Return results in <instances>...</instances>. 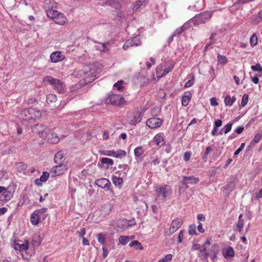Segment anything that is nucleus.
Returning a JSON list of instances; mask_svg holds the SVG:
<instances>
[{
  "label": "nucleus",
  "instance_id": "1",
  "mask_svg": "<svg viewBox=\"0 0 262 262\" xmlns=\"http://www.w3.org/2000/svg\"><path fill=\"white\" fill-rule=\"evenodd\" d=\"M96 71L92 66H85L83 69L74 73V75L78 78H83L86 82L94 80L96 78Z\"/></svg>",
  "mask_w": 262,
  "mask_h": 262
},
{
  "label": "nucleus",
  "instance_id": "2",
  "mask_svg": "<svg viewBox=\"0 0 262 262\" xmlns=\"http://www.w3.org/2000/svg\"><path fill=\"white\" fill-rule=\"evenodd\" d=\"M40 111L32 107L24 109L19 115L20 119L25 121H35L41 117Z\"/></svg>",
  "mask_w": 262,
  "mask_h": 262
},
{
  "label": "nucleus",
  "instance_id": "3",
  "mask_svg": "<svg viewBox=\"0 0 262 262\" xmlns=\"http://www.w3.org/2000/svg\"><path fill=\"white\" fill-rule=\"evenodd\" d=\"M43 81L47 82L52 85L53 89L60 94H63L66 92V84L60 79L48 76L43 78Z\"/></svg>",
  "mask_w": 262,
  "mask_h": 262
},
{
  "label": "nucleus",
  "instance_id": "4",
  "mask_svg": "<svg viewBox=\"0 0 262 262\" xmlns=\"http://www.w3.org/2000/svg\"><path fill=\"white\" fill-rule=\"evenodd\" d=\"M48 17L54 20V22L60 25H63L67 23L66 16L61 13L55 11H48Z\"/></svg>",
  "mask_w": 262,
  "mask_h": 262
},
{
  "label": "nucleus",
  "instance_id": "5",
  "mask_svg": "<svg viewBox=\"0 0 262 262\" xmlns=\"http://www.w3.org/2000/svg\"><path fill=\"white\" fill-rule=\"evenodd\" d=\"M155 191L158 197H162V200L165 201L171 194V188L169 185H159L155 187Z\"/></svg>",
  "mask_w": 262,
  "mask_h": 262
},
{
  "label": "nucleus",
  "instance_id": "6",
  "mask_svg": "<svg viewBox=\"0 0 262 262\" xmlns=\"http://www.w3.org/2000/svg\"><path fill=\"white\" fill-rule=\"evenodd\" d=\"M199 178L194 176H183L182 183L184 186L180 187L179 192H184L188 187V184L194 185L199 182Z\"/></svg>",
  "mask_w": 262,
  "mask_h": 262
},
{
  "label": "nucleus",
  "instance_id": "7",
  "mask_svg": "<svg viewBox=\"0 0 262 262\" xmlns=\"http://www.w3.org/2000/svg\"><path fill=\"white\" fill-rule=\"evenodd\" d=\"M106 103L114 105H120L123 104L124 100L120 95L112 94L108 96L106 99Z\"/></svg>",
  "mask_w": 262,
  "mask_h": 262
},
{
  "label": "nucleus",
  "instance_id": "8",
  "mask_svg": "<svg viewBox=\"0 0 262 262\" xmlns=\"http://www.w3.org/2000/svg\"><path fill=\"white\" fill-rule=\"evenodd\" d=\"M182 222L179 219L173 220L170 225V227L168 230L165 231L164 233L166 236H169L176 232L182 226Z\"/></svg>",
  "mask_w": 262,
  "mask_h": 262
},
{
  "label": "nucleus",
  "instance_id": "9",
  "mask_svg": "<svg viewBox=\"0 0 262 262\" xmlns=\"http://www.w3.org/2000/svg\"><path fill=\"white\" fill-rule=\"evenodd\" d=\"M135 220H127L126 219H121L118 221L117 223V227L119 230H124L129 227L133 226L135 225Z\"/></svg>",
  "mask_w": 262,
  "mask_h": 262
},
{
  "label": "nucleus",
  "instance_id": "10",
  "mask_svg": "<svg viewBox=\"0 0 262 262\" xmlns=\"http://www.w3.org/2000/svg\"><path fill=\"white\" fill-rule=\"evenodd\" d=\"M68 169L67 165L64 163L59 164L53 167L50 170V173L53 177L59 176L64 173Z\"/></svg>",
  "mask_w": 262,
  "mask_h": 262
},
{
  "label": "nucleus",
  "instance_id": "11",
  "mask_svg": "<svg viewBox=\"0 0 262 262\" xmlns=\"http://www.w3.org/2000/svg\"><path fill=\"white\" fill-rule=\"evenodd\" d=\"M141 44V36H137L126 41L123 46V48L124 50H126L129 47H137L140 45Z\"/></svg>",
  "mask_w": 262,
  "mask_h": 262
},
{
  "label": "nucleus",
  "instance_id": "12",
  "mask_svg": "<svg viewBox=\"0 0 262 262\" xmlns=\"http://www.w3.org/2000/svg\"><path fill=\"white\" fill-rule=\"evenodd\" d=\"M165 137L163 133H160L156 135L151 141V145H156L158 147H161L166 143Z\"/></svg>",
  "mask_w": 262,
  "mask_h": 262
},
{
  "label": "nucleus",
  "instance_id": "13",
  "mask_svg": "<svg viewBox=\"0 0 262 262\" xmlns=\"http://www.w3.org/2000/svg\"><path fill=\"white\" fill-rule=\"evenodd\" d=\"M211 16V13L210 12H204L201 14L196 15L193 20L197 21V24L205 23L210 18Z\"/></svg>",
  "mask_w": 262,
  "mask_h": 262
},
{
  "label": "nucleus",
  "instance_id": "14",
  "mask_svg": "<svg viewBox=\"0 0 262 262\" xmlns=\"http://www.w3.org/2000/svg\"><path fill=\"white\" fill-rule=\"evenodd\" d=\"M39 134L40 137L46 138L49 142L53 144L57 143L59 140V137L57 136H54L53 134H47L46 130H41L39 132Z\"/></svg>",
  "mask_w": 262,
  "mask_h": 262
},
{
  "label": "nucleus",
  "instance_id": "15",
  "mask_svg": "<svg viewBox=\"0 0 262 262\" xmlns=\"http://www.w3.org/2000/svg\"><path fill=\"white\" fill-rule=\"evenodd\" d=\"M162 123V120L156 117L149 118L146 121L147 126L152 129L159 127Z\"/></svg>",
  "mask_w": 262,
  "mask_h": 262
},
{
  "label": "nucleus",
  "instance_id": "16",
  "mask_svg": "<svg viewBox=\"0 0 262 262\" xmlns=\"http://www.w3.org/2000/svg\"><path fill=\"white\" fill-rule=\"evenodd\" d=\"M57 6L58 4L54 0H45L43 2V7L46 10L47 15L48 11H55L53 9L57 8Z\"/></svg>",
  "mask_w": 262,
  "mask_h": 262
},
{
  "label": "nucleus",
  "instance_id": "17",
  "mask_svg": "<svg viewBox=\"0 0 262 262\" xmlns=\"http://www.w3.org/2000/svg\"><path fill=\"white\" fill-rule=\"evenodd\" d=\"M65 59V56L62 54L60 51H55L50 55V59L52 62L57 63Z\"/></svg>",
  "mask_w": 262,
  "mask_h": 262
},
{
  "label": "nucleus",
  "instance_id": "18",
  "mask_svg": "<svg viewBox=\"0 0 262 262\" xmlns=\"http://www.w3.org/2000/svg\"><path fill=\"white\" fill-rule=\"evenodd\" d=\"M118 168L119 170L116 172V174L121 176L124 178H125L129 169L128 165L126 164H120L118 166Z\"/></svg>",
  "mask_w": 262,
  "mask_h": 262
},
{
  "label": "nucleus",
  "instance_id": "19",
  "mask_svg": "<svg viewBox=\"0 0 262 262\" xmlns=\"http://www.w3.org/2000/svg\"><path fill=\"white\" fill-rule=\"evenodd\" d=\"M96 184L98 186L106 190L110 189V186L111 185L110 181L108 179L105 178L100 179L96 180Z\"/></svg>",
  "mask_w": 262,
  "mask_h": 262
},
{
  "label": "nucleus",
  "instance_id": "20",
  "mask_svg": "<svg viewBox=\"0 0 262 262\" xmlns=\"http://www.w3.org/2000/svg\"><path fill=\"white\" fill-rule=\"evenodd\" d=\"M236 185V179L235 178H231L227 184L225 186L226 194H228L230 192L232 191L235 188Z\"/></svg>",
  "mask_w": 262,
  "mask_h": 262
},
{
  "label": "nucleus",
  "instance_id": "21",
  "mask_svg": "<svg viewBox=\"0 0 262 262\" xmlns=\"http://www.w3.org/2000/svg\"><path fill=\"white\" fill-rule=\"evenodd\" d=\"M14 192V190L9 187L6 188L2 194L4 200L6 202L10 200L13 196Z\"/></svg>",
  "mask_w": 262,
  "mask_h": 262
},
{
  "label": "nucleus",
  "instance_id": "22",
  "mask_svg": "<svg viewBox=\"0 0 262 262\" xmlns=\"http://www.w3.org/2000/svg\"><path fill=\"white\" fill-rule=\"evenodd\" d=\"M104 6H110L116 10H119L121 8V5L118 0H108L103 4Z\"/></svg>",
  "mask_w": 262,
  "mask_h": 262
},
{
  "label": "nucleus",
  "instance_id": "23",
  "mask_svg": "<svg viewBox=\"0 0 262 262\" xmlns=\"http://www.w3.org/2000/svg\"><path fill=\"white\" fill-rule=\"evenodd\" d=\"M174 67V64L172 62H170L167 64H164V69L161 75L157 76L158 80H159L161 77L165 76L170 71H172Z\"/></svg>",
  "mask_w": 262,
  "mask_h": 262
},
{
  "label": "nucleus",
  "instance_id": "24",
  "mask_svg": "<svg viewBox=\"0 0 262 262\" xmlns=\"http://www.w3.org/2000/svg\"><path fill=\"white\" fill-rule=\"evenodd\" d=\"M106 156H111L116 158H121L122 156H124L126 154L125 151L121 150L119 153L113 150L106 151L104 154Z\"/></svg>",
  "mask_w": 262,
  "mask_h": 262
},
{
  "label": "nucleus",
  "instance_id": "25",
  "mask_svg": "<svg viewBox=\"0 0 262 262\" xmlns=\"http://www.w3.org/2000/svg\"><path fill=\"white\" fill-rule=\"evenodd\" d=\"M14 248L16 250L25 251L28 249V242L27 241H25V242L23 244L15 243L14 245Z\"/></svg>",
  "mask_w": 262,
  "mask_h": 262
},
{
  "label": "nucleus",
  "instance_id": "26",
  "mask_svg": "<svg viewBox=\"0 0 262 262\" xmlns=\"http://www.w3.org/2000/svg\"><path fill=\"white\" fill-rule=\"evenodd\" d=\"M40 217L37 212L34 211L30 216V221L33 225H37L38 224Z\"/></svg>",
  "mask_w": 262,
  "mask_h": 262
},
{
  "label": "nucleus",
  "instance_id": "27",
  "mask_svg": "<svg viewBox=\"0 0 262 262\" xmlns=\"http://www.w3.org/2000/svg\"><path fill=\"white\" fill-rule=\"evenodd\" d=\"M123 177L117 174L113 175L112 177V182L116 186L122 185L123 183Z\"/></svg>",
  "mask_w": 262,
  "mask_h": 262
},
{
  "label": "nucleus",
  "instance_id": "28",
  "mask_svg": "<svg viewBox=\"0 0 262 262\" xmlns=\"http://www.w3.org/2000/svg\"><path fill=\"white\" fill-rule=\"evenodd\" d=\"M148 0H138L136 5L133 8V12H136L142 6H144L147 3Z\"/></svg>",
  "mask_w": 262,
  "mask_h": 262
},
{
  "label": "nucleus",
  "instance_id": "29",
  "mask_svg": "<svg viewBox=\"0 0 262 262\" xmlns=\"http://www.w3.org/2000/svg\"><path fill=\"white\" fill-rule=\"evenodd\" d=\"M191 94L189 92H186L185 93L184 95L182 98V104L183 106H187L191 99Z\"/></svg>",
  "mask_w": 262,
  "mask_h": 262
},
{
  "label": "nucleus",
  "instance_id": "30",
  "mask_svg": "<svg viewBox=\"0 0 262 262\" xmlns=\"http://www.w3.org/2000/svg\"><path fill=\"white\" fill-rule=\"evenodd\" d=\"M236 101V98L234 96L231 97L230 95H227L225 97L224 99V103L226 106H231Z\"/></svg>",
  "mask_w": 262,
  "mask_h": 262
},
{
  "label": "nucleus",
  "instance_id": "31",
  "mask_svg": "<svg viewBox=\"0 0 262 262\" xmlns=\"http://www.w3.org/2000/svg\"><path fill=\"white\" fill-rule=\"evenodd\" d=\"M49 177V173L48 172H43L41 176L40 177L39 180L37 179L35 180V184L37 185H40V182H46Z\"/></svg>",
  "mask_w": 262,
  "mask_h": 262
},
{
  "label": "nucleus",
  "instance_id": "32",
  "mask_svg": "<svg viewBox=\"0 0 262 262\" xmlns=\"http://www.w3.org/2000/svg\"><path fill=\"white\" fill-rule=\"evenodd\" d=\"M224 255L226 258L229 257H233L234 255V251L232 247H228L224 252Z\"/></svg>",
  "mask_w": 262,
  "mask_h": 262
},
{
  "label": "nucleus",
  "instance_id": "33",
  "mask_svg": "<svg viewBox=\"0 0 262 262\" xmlns=\"http://www.w3.org/2000/svg\"><path fill=\"white\" fill-rule=\"evenodd\" d=\"M262 133L261 132L257 133L255 135L253 140H252L251 141L250 146L251 147H253L255 145V144L258 143L260 141Z\"/></svg>",
  "mask_w": 262,
  "mask_h": 262
},
{
  "label": "nucleus",
  "instance_id": "34",
  "mask_svg": "<svg viewBox=\"0 0 262 262\" xmlns=\"http://www.w3.org/2000/svg\"><path fill=\"white\" fill-rule=\"evenodd\" d=\"M16 169L18 172H22L27 168V165L23 162H18L15 165Z\"/></svg>",
  "mask_w": 262,
  "mask_h": 262
},
{
  "label": "nucleus",
  "instance_id": "35",
  "mask_svg": "<svg viewBox=\"0 0 262 262\" xmlns=\"http://www.w3.org/2000/svg\"><path fill=\"white\" fill-rule=\"evenodd\" d=\"M98 242L102 245H104L106 240V234L104 233H99L96 235Z\"/></svg>",
  "mask_w": 262,
  "mask_h": 262
},
{
  "label": "nucleus",
  "instance_id": "36",
  "mask_svg": "<svg viewBox=\"0 0 262 262\" xmlns=\"http://www.w3.org/2000/svg\"><path fill=\"white\" fill-rule=\"evenodd\" d=\"M63 154L61 151L56 153L54 157V161L56 163H59L63 161Z\"/></svg>",
  "mask_w": 262,
  "mask_h": 262
},
{
  "label": "nucleus",
  "instance_id": "37",
  "mask_svg": "<svg viewBox=\"0 0 262 262\" xmlns=\"http://www.w3.org/2000/svg\"><path fill=\"white\" fill-rule=\"evenodd\" d=\"M142 120L141 116L140 114H136L134 115L133 119L129 120V124L130 125H135L139 123Z\"/></svg>",
  "mask_w": 262,
  "mask_h": 262
},
{
  "label": "nucleus",
  "instance_id": "38",
  "mask_svg": "<svg viewBox=\"0 0 262 262\" xmlns=\"http://www.w3.org/2000/svg\"><path fill=\"white\" fill-rule=\"evenodd\" d=\"M119 243L122 245H126L129 241V238L127 236H120L118 239Z\"/></svg>",
  "mask_w": 262,
  "mask_h": 262
},
{
  "label": "nucleus",
  "instance_id": "39",
  "mask_svg": "<svg viewBox=\"0 0 262 262\" xmlns=\"http://www.w3.org/2000/svg\"><path fill=\"white\" fill-rule=\"evenodd\" d=\"M244 225V221L238 222L236 225H235V227L233 229L234 231L235 232H239L241 233L243 230Z\"/></svg>",
  "mask_w": 262,
  "mask_h": 262
},
{
  "label": "nucleus",
  "instance_id": "40",
  "mask_svg": "<svg viewBox=\"0 0 262 262\" xmlns=\"http://www.w3.org/2000/svg\"><path fill=\"white\" fill-rule=\"evenodd\" d=\"M217 61L218 62L222 64H225L227 63V58L223 55H217Z\"/></svg>",
  "mask_w": 262,
  "mask_h": 262
},
{
  "label": "nucleus",
  "instance_id": "41",
  "mask_svg": "<svg viewBox=\"0 0 262 262\" xmlns=\"http://www.w3.org/2000/svg\"><path fill=\"white\" fill-rule=\"evenodd\" d=\"M143 154L141 146H138L134 149V154L136 157H140Z\"/></svg>",
  "mask_w": 262,
  "mask_h": 262
},
{
  "label": "nucleus",
  "instance_id": "42",
  "mask_svg": "<svg viewBox=\"0 0 262 262\" xmlns=\"http://www.w3.org/2000/svg\"><path fill=\"white\" fill-rule=\"evenodd\" d=\"M95 47L97 50L100 51H107V49H106V44L105 43L99 42L97 45H96Z\"/></svg>",
  "mask_w": 262,
  "mask_h": 262
},
{
  "label": "nucleus",
  "instance_id": "43",
  "mask_svg": "<svg viewBox=\"0 0 262 262\" xmlns=\"http://www.w3.org/2000/svg\"><path fill=\"white\" fill-rule=\"evenodd\" d=\"M100 161L102 164H106L108 165H112L114 163L112 159L107 158H102Z\"/></svg>",
  "mask_w": 262,
  "mask_h": 262
},
{
  "label": "nucleus",
  "instance_id": "44",
  "mask_svg": "<svg viewBox=\"0 0 262 262\" xmlns=\"http://www.w3.org/2000/svg\"><path fill=\"white\" fill-rule=\"evenodd\" d=\"M232 125L233 123L231 122L228 123L226 125L224 126L221 132L224 130L225 134H227L231 130Z\"/></svg>",
  "mask_w": 262,
  "mask_h": 262
},
{
  "label": "nucleus",
  "instance_id": "45",
  "mask_svg": "<svg viewBox=\"0 0 262 262\" xmlns=\"http://www.w3.org/2000/svg\"><path fill=\"white\" fill-rule=\"evenodd\" d=\"M248 99H249V96L247 94H245L243 95L241 103V106L242 107H244L248 103Z\"/></svg>",
  "mask_w": 262,
  "mask_h": 262
},
{
  "label": "nucleus",
  "instance_id": "46",
  "mask_svg": "<svg viewBox=\"0 0 262 262\" xmlns=\"http://www.w3.org/2000/svg\"><path fill=\"white\" fill-rule=\"evenodd\" d=\"M41 243L39 237L38 235L34 236L32 239V243L34 246H38Z\"/></svg>",
  "mask_w": 262,
  "mask_h": 262
},
{
  "label": "nucleus",
  "instance_id": "47",
  "mask_svg": "<svg viewBox=\"0 0 262 262\" xmlns=\"http://www.w3.org/2000/svg\"><path fill=\"white\" fill-rule=\"evenodd\" d=\"M212 151V148L210 146L207 147L205 151L202 156L203 160H205V161H206V159L207 158L208 154Z\"/></svg>",
  "mask_w": 262,
  "mask_h": 262
},
{
  "label": "nucleus",
  "instance_id": "48",
  "mask_svg": "<svg viewBox=\"0 0 262 262\" xmlns=\"http://www.w3.org/2000/svg\"><path fill=\"white\" fill-rule=\"evenodd\" d=\"M250 44L251 46H255L257 43V37L255 34H253L250 40Z\"/></svg>",
  "mask_w": 262,
  "mask_h": 262
},
{
  "label": "nucleus",
  "instance_id": "49",
  "mask_svg": "<svg viewBox=\"0 0 262 262\" xmlns=\"http://www.w3.org/2000/svg\"><path fill=\"white\" fill-rule=\"evenodd\" d=\"M123 81L120 80L117 82L115 83L114 85V87L116 88L118 90L121 91L123 89Z\"/></svg>",
  "mask_w": 262,
  "mask_h": 262
},
{
  "label": "nucleus",
  "instance_id": "50",
  "mask_svg": "<svg viewBox=\"0 0 262 262\" xmlns=\"http://www.w3.org/2000/svg\"><path fill=\"white\" fill-rule=\"evenodd\" d=\"M129 246L130 247H134L135 246H138V249H140V250H142L143 249L142 246L141 245V243H139L138 241H132L129 244Z\"/></svg>",
  "mask_w": 262,
  "mask_h": 262
},
{
  "label": "nucleus",
  "instance_id": "51",
  "mask_svg": "<svg viewBox=\"0 0 262 262\" xmlns=\"http://www.w3.org/2000/svg\"><path fill=\"white\" fill-rule=\"evenodd\" d=\"M186 25H184L181 28H178L173 34V36L181 34L186 29Z\"/></svg>",
  "mask_w": 262,
  "mask_h": 262
},
{
  "label": "nucleus",
  "instance_id": "52",
  "mask_svg": "<svg viewBox=\"0 0 262 262\" xmlns=\"http://www.w3.org/2000/svg\"><path fill=\"white\" fill-rule=\"evenodd\" d=\"M172 257V255L171 254H167L164 258L159 260L158 262H169Z\"/></svg>",
  "mask_w": 262,
  "mask_h": 262
},
{
  "label": "nucleus",
  "instance_id": "53",
  "mask_svg": "<svg viewBox=\"0 0 262 262\" xmlns=\"http://www.w3.org/2000/svg\"><path fill=\"white\" fill-rule=\"evenodd\" d=\"M47 209L46 208H42L38 210H36V212H37L38 214L40 215H43L45 217H46L48 215V214L47 213Z\"/></svg>",
  "mask_w": 262,
  "mask_h": 262
},
{
  "label": "nucleus",
  "instance_id": "54",
  "mask_svg": "<svg viewBox=\"0 0 262 262\" xmlns=\"http://www.w3.org/2000/svg\"><path fill=\"white\" fill-rule=\"evenodd\" d=\"M188 232H189V234L191 235H195L196 234L195 226V225L190 226Z\"/></svg>",
  "mask_w": 262,
  "mask_h": 262
},
{
  "label": "nucleus",
  "instance_id": "55",
  "mask_svg": "<svg viewBox=\"0 0 262 262\" xmlns=\"http://www.w3.org/2000/svg\"><path fill=\"white\" fill-rule=\"evenodd\" d=\"M150 162L154 165H157L160 163V160L157 157H151Z\"/></svg>",
  "mask_w": 262,
  "mask_h": 262
},
{
  "label": "nucleus",
  "instance_id": "56",
  "mask_svg": "<svg viewBox=\"0 0 262 262\" xmlns=\"http://www.w3.org/2000/svg\"><path fill=\"white\" fill-rule=\"evenodd\" d=\"M164 69V64H160L156 68V74L158 76L161 75Z\"/></svg>",
  "mask_w": 262,
  "mask_h": 262
},
{
  "label": "nucleus",
  "instance_id": "57",
  "mask_svg": "<svg viewBox=\"0 0 262 262\" xmlns=\"http://www.w3.org/2000/svg\"><path fill=\"white\" fill-rule=\"evenodd\" d=\"M47 99L50 102L55 101L56 100V96L54 94H50L47 96Z\"/></svg>",
  "mask_w": 262,
  "mask_h": 262
},
{
  "label": "nucleus",
  "instance_id": "58",
  "mask_svg": "<svg viewBox=\"0 0 262 262\" xmlns=\"http://www.w3.org/2000/svg\"><path fill=\"white\" fill-rule=\"evenodd\" d=\"M245 146V143H243L241 144V146L239 147V148L234 152V156L238 155L239 152L243 150Z\"/></svg>",
  "mask_w": 262,
  "mask_h": 262
},
{
  "label": "nucleus",
  "instance_id": "59",
  "mask_svg": "<svg viewBox=\"0 0 262 262\" xmlns=\"http://www.w3.org/2000/svg\"><path fill=\"white\" fill-rule=\"evenodd\" d=\"M253 197L255 200H258L260 198H262V188L256 193L255 195L253 196Z\"/></svg>",
  "mask_w": 262,
  "mask_h": 262
},
{
  "label": "nucleus",
  "instance_id": "60",
  "mask_svg": "<svg viewBox=\"0 0 262 262\" xmlns=\"http://www.w3.org/2000/svg\"><path fill=\"white\" fill-rule=\"evenodd\" d=\"M210 104L212 106H217L219 105V103L217 102V99L215 97H212L210 99Z\"/></svg>",
  "mask_w": 262,
  "mask_h": 262
},
{
  "label": "nucleus",
  "instance_id": "61",
  "mask_svg": "<svg viewBox=\"0 0 262 262\" xmlns=\"http://www.w3.org/2000/svg\"><path fill=\"white\" fill-rule=\"evenodd\" d=\"M184 237V232L183 230H181L178 235V243H181Z\"/></svg>",
  "mask_w": 262,
  "mask_h": 262
},
{
  "label": "nucleus",
  "instance_id": "62",
  "mask_svg": "<svg viewBox=\"0 0 262 262\" xmlns=\"http://www.w3.org/2000/svg\"><path fill=\"white\" fill-rule=\"evenodd\" d=\"M194 83V78L192 77V79L188 80L185 84V88H189Z\"/></svg>",
  "mask_w": 262,
  "mask_h": 262
},
{
  "label": "nucleus",
  "instance_id": "63",
  "mask_svg": "<svg viewBox=\"0 0 262 262\" xmlns=\"http://www.w3.org/2000/svg\"><path fill=\"white\" fill-rule=\"evenodd\" d=\"M77 233L79 234V235L82 238L84 237V236L85 235V230L84 228H82L80 230V231H77Z\"/></svg>",
  "mask_w": 262,
  "mask_h": 262
},
{
  "label": "nucleus",
  "instance_id": "64",
  "mask_svg": "<svg viewBox=\"0 0 262 262\" xmlns=\"http://www.w3.org/2000/svg\"><path fill=\"white\" fill-rule=\"evenodd\" d=\"M256 19L258 23L262 20V9L259 12Z\"/></svg>",
  "mask_w": 262,
  "mask_h": 262
}]
</instances>
